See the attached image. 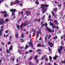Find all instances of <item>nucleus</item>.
Returning <instances> with one entry per match:
<instances>
[{"instance_id": "obj_1", "label": "nucleus", "mask_w": 65, "mask_h": 65, "mask_svg": "<svg viewBox=\"0 0 65 65\" xmlns=\"http://www.w3.org/2000/svg\"><path fill=\"white\" fill-rule=\"evenodd\" d=\"M13 9H12L10 10V12H12V14L11 17H13V15H14L13 18V19H14L15 18V13L13 12H15V11H16V9H14L13 10Z\"/></svg>"}, {"instance_id": "obj_2", "label": "nucleus", "mask_w": 65, "mask_h": 65, "mask_svg": "<svg viewBox=\"0 0 65 65\" xmlns=\"http://www.w3.org/2000/svg\"><path fill=\"white\" fill-rule=\"evenodd\" d=\"M41 8H42V10H43V11L44 9H45V7H46V9L47 8L46 7H48L49 6L48 5H44V4H42L41 5Z\"/></svg>"}, {"instance_id": "obj_3", "label": "nucleus", "mask_w": 65, "mask_h": 65, "mask_svg": "<svg viewBox=\"0 0 65 65\" xmlns=\"http://www.w3.org/2000/svg\"><path fill=\"white\" fill-rule=\"evenodd\" d=\"M1 13H3V14H4L5 13L6 14H5L4 15V17H5V18H6L7 17H8V15H7V12H6V11H1Z\"/></svg>"}, {"instance_id": "obj_4", "label": "nucleus", "mask_w": 65, "mask_h": 65, "mask_svg": "<svg viewBox=\"0 0 65 65\" xmlns=\"http://www.w3.org/2000/svg\"><path fill=\"white\" fill-rule=\"evenodd\" d=\"M63 47V46H60V48H58V52L60 54H62V52H61V50H62Z\"/></svg>"}, {"instance_id": "obj_5", "label": "nucleus", "mask_w": 65, "mask_h": 65, "mask_svg": "<svg viewBox=\"0 0 65 65\" xmlns=\"http://www.w3.org/2000/svg\"><path fill=\"white\" fill-rule=\"evenodd\" d=\"M46 28L47 30L50 33H52V32H54V30H53V29L51 30V29L49 28L48 27H46Z\"/></svg>"}, {"instance_id": "obj_6", "label": "nucleus", "mask_w": 65, "mask_h": 65, "mask_svg": "<svg viewBox=\"0 0 65 65\" xmlns=\"http://www.w3.org/2000/svg\"><path fill=\"white\" fill-rule=\"evenodd\" d=\"M47 43L48 44H49V45H51L50 47H52L53 46H54V44L53 43H51L50 41H48L47 42Z\"/></svg>"}, {"instance_id": "obj_7", "label": "nucleus", "mask_w": 65, "mask_h": 65, "mask_svg": "<svg viewBox=\"0 0 65 65\" xmlns=\"http://www.w3.org/2000/svg\"><path fill=\"white\" fill-rule=\"evenodd\" d=\"M5 22L4 20L3 19H0V25L1 24H4Z\"/></svg>"}, {"instance_id": "obj_8", "label": "nucleus", "mask_w": 65, "mask_h": 65, "mask_svg": "<svg viewBox=\"0 0 65 65\" xmlns=\"http://www.w3.org/2000/svg\"><path fill=\"white\" fill-rule=\"evenodd\" d=\"M37 55H36L34 59L35 60H36V62L37 63H38L39 61H38V60L37 59Z\"/></svg>"}, {"instance_id": "obj_9", "label": "nucleus", "mask_w": 65, "mask_h": 65, "mask_svg": "<svg viewBox=\"0 0 65 65\" xmlns=\"http://www.w3.org/2000/svg\"><path fill=\"white\" fill-rule=\"evenodd\" d=\"M26 13L27 16H29V15H30V12H29L26 11Z\"/></svg>"}, {"instance_id": "obj_10", "label": "nucleus", "mask_w": 65, "mask_h": 65, "mask_svg": "<svg viewBox=\"0 0 65 65\" xmlns=\"http://www.w3.org/2000/svg\"><path fill=\"white\" fill-rule=\"evenodd\" d=\"M29 25V23H27V22H24L23 24V25L24 27H25L26 26H27V25Z\"/></svg>"}, {"instance_id": "obj_11", "label": "nucleus", "mask_w": 65, "mask_h": 65, "mask_svg": "<svg viewBox=\"0 0 65 65\" xmlns=\"http://www.w3.org/2000/svg\"><path fill=\"white\" fill-rule=\"evenodd\" d=\"M54 22L55 25H57L58 24V21H57L56 20H55L54 21Z\"/></svg>"}, {"instance_id": "obj_12", "label": "nucleus", "mask_w": 65, "mask_h": 65, "mask_svg": "<svg viewBox=\"0 0 65 65\" xmlns=\"http://www.w3.org/2000/svg\"><path fill=\"white\" fill-rule=\"evenodd\" d=\"M20 1L18 0H17L15 1V4H17L19 3H20Z\"/></svg>"}, {"instance_id": "obj_13", "label": "nucleus", "mask_w": 65, "mask_h": 65, "mask_svg": "<svg viewBox=\"0 0 65 65\" xmlns=\"http://www.w3.org/2000/svg\"><path fill=\"white\" fill-rule=\"evenodd\" d=\"M29 45L30 46H33V43L30 42H29Z\"/></svg>"}, {"instance_id": "obj_14", "label": "nucleus", "mask_w": 65, "mask_h": 65, "mask_svg": "<svg viewBox=\"0 0 65 65\" xmlns=\"http://www.w3.org/2000/svg\"><path fill=\"white\" fill-rule=\"evenodd\" d=\"M3 31V29H1L0 30V36H1L2 35V32Z\"/></svg>"}, {"instance_id": "obj_15", "label": "nucleus", "mask_w": 65, "mask_h": 65, "mask_svg": "<svg viewBox=\"0 0 65 65\" xmlns=\"http://www.w3.org/2000/svg\"><path fill=\"white\" fill-rule=\"evenodd\" d=\"M9 51H11V50H12V45H11V46L9 48Z\"/></svg>"}, {"instance_id": "obj_16", "label": "nucleus", "mask_w": 65, "mask_h": 65, "mask_svg": "<svg viewBox=\"0 0 65 65\" xmlns=\"http://www.w3.org/2000/svg\"><path fill=\"white\" fill-rule=\"evenodd\" d=\"M6 52H7L8 54H10V52L8 49H7Z\"/></svg>"}, {"instance_id": "obj_17", "label": "nucleus", "mask_w": 65, "mask_h": 65, "mask_svg": "<svg viewBox=\"0 0 65 65\" xmlns=\"http://www.w3.org/2000/svg\"><path fill=\"white\" fill-rule=\"evenodd\" d=\"M43 22H42L41 23V25L42 26L41 27V28H43V26H42V25H43Z\"/></svg>"}, {"instance_id": "obj_18", "label": "nucleus", "mask_w": 65, "mask_h": 65, "mask_svg": "<svg viewBox=\"0 0 65 65\" xmlns=\"http://www.w3.org/2000/svg\"><path fill=\"white\" fill-rule=\"evenodd\" d=\"M18 35H19L18 33L17 32L15 34V36L16 37H18Z\"/></svg>"}, {"instance_id": "obj_19", "label": "nucleus", "mask_w": 65, "mask_h": 65, "mask_svg": "<svg viewBox=\"0 0 65 65\" xmlns=\"http://www.w3.org/2000/svg\"><path fill=\"white\" fill-rule=\"evenodd\" d=\"M39 2H38V0H36V1L35 2V3H36V4H39Z\"/></svg>"}, {"instance_id": "obj_20", "label": "nucleus", "mask_w": 65, "mask_h": 65, "mask_svg": "<svg viewBox=\"0 0 65 65\" xmlns=\"http://www.w3.org/2000/svg\"><path fill=\"white\" fill-rule=\"evenodd\" d=\"M44 26H47V24L45 23V24H43V25H42L43 27H44Z\"/></svg>"}, {"instance_id": "obj_21", "label": "nucleus", "mask_w": 65, "mask_h": 65, "mask_svg": "<svg viewBox=\"0 0 65 65\" xmlns=\"http://www.w3.org/2000/svg\"><path fill=\"white\" fill-rule=\"evenodd\" d=\"M32 58H33V57H32V56H31L29 59V61H31V60L32 59Z\"/></svg>"}, {"instance_id": "obj_22", "label": "nucleus", "mask_w": 65, "mask_h": 65, "mask_svg": "<svg viewBox=\"0 0 65 65\" xmlns=\"http://www.w3.org/2000/svg\"><path fill=\"white\" fill-rule=\"evenodd\" d=\"M50 26H54V23H52V22L50 21Z\"/></svg>"}, {"instance_id": "obj_23", "label": "nucleus", "mask_w": 65, "mask_h": 65, "mask_svg": "<svg viewBox=\"0 0 65 65\" xmlns=\"http://www.w3.org/2000/svg\"><path fill=\"white\" fill-rule=\"evenodd\" d=\"M54 11L55 12H57V8H55L54 9Z\"/></svg>"}, {"instance_id": "obj_24", "label": "nucleus", "mask_w": 65, "mask_h": 65, "mask_svg": "<svg viewBox=\"0 0 65 65\" xmlns=\"http://www.w3.org/2000/svg\"><path fill=\"white\" fill-rule=\"evenodd\" d=\"M28 45L27 44H26L25 46V50H26V49H27V48H28Z\"/></svg>"}, {"instance_id": "obj_25", "label": "nucleus", "mask_w": 65, "mask_h": 65, "mask_svg": "<svg viewBox=\"0 0 65 65\" xmlns=\"http://www.w3.org/2000/svg\"><path fill=\"white\" fill-rule=\"evenodd\" d=\"M41 46V44H38L37 46V47H40Z\"/></svg>"}, {"instance_id": "obj_26", "label": "nucleus", "mask_w": 65, "mask_h": 65, "mask_svg": "<svg viewBox=\"0 0 65 65\" xmlns=\"http://www.w3.org/2000/svg\"><path fill=\"white\" fill-rule=\"evenodd\" d=\"M16 25H17V28H18V29H20V26H19V25H18L17 24Z\"/></svg>"}, {"instance_id": "obj_27", "label": "nucleus", "mask_w": 65, "mask_h": 65, "mask_svg": "<svg viewBox=\"0 0 65 65\" xmlns=\"http://www.w3.org/2000/svg\"><path fill=\"white\" fill-rule=\"evenodd\" d=\"M46 9H45V10H44L43 11V10H42V11H43V13H44V12H45V11H46Z\"/></svg>"}, {"instance_id": "obj_28", "label": "nucleus", "mask_w": 65, "mask_h": 65, "mask_svg": "<svg viewBox=\"0 0 65 65\" xmlns=\"http://www.w3.org/2000/svg\"><path fill=\"white\" fill-rule=\"evenodd\" d=\"M32 31L35 32V33H36V31L34 29H32Z\"/></svg>"}, {"instance_id": "obj_29", "label": "nucleus", "mask_w": 65, "mask_h": 65, "mask_svg": "<svg viewBox=\"0 0 65 65\" xmlns=\"http://www.w3.org/2000/svg\"><path fill=\"white\" fill-rule=\"evenodd\" d=\"M49 59H50V61H51L52 60V57H51V56H49Z\"/></svg>"}, {"instance_id": "obj_30", "label": "nucleus", "mask_w": 65, "mask_h": 65, "mask_svg": "<svg viewBox=\"0 0 65 65\" xmlns=\"http://www.w3.org/2000/svg\"><path fill=\"white\" fill-rule=\"evenodd\" d=\"M61 43L62 45H64V41H62V42Z\"/></svg>"}, {"instance_id": "obj_31", "label": "nucleus", "mask_w": 65, "mask_h": 65, "mask_svg": "<svg viewBox=\"0 0 65 65\" xmlns=\"http://www.w3.org/2000/svg\"><path fill=\"white\" fill-rule=\"evenodd\" d=\"M22 21V19H20L18 21V23H20V21Z\"/></svg>"}, {"instance_id": "obj_32", "label": "nucleus", "mask_w": 65, "mask_h": 65, "mask_svg": "<svg viewBox=\"0 0 65 65\" xmlns=\"http://www.w3.org/2000/svg\"><path fill=\"white\" fill-rule=\"evenodd\" d=\"M8 21H9V19H5V21L7 22H8Z\"/></svg>"}, {"instance_id": "obj_33", "label": "nucleus", "mask_w": 65, "mask_h": 65, "mask_svg": "<svg viewBox=\"0 0 65 65\" xmlns=\"http://www.w3.org/2000/svg\"><path fill=\"white\" fill-rule=\"evenodd\" d=\"M56 38L57 39V38H58L57 36H55V37H53V39H56Z\"/></svg>"}, {"instance_id": "obj_34", "label": "nucleus", "mask_w": 65, "mask_h": 65, "mask_svg": "<svg viewBox=\"0 0 65 65\" xmlns=\"http://www.w3.org/2000/svg\"><path fill=\"white\" fill-rule=\"evenodd\" d=\"M45 42H46L47 41V38L46 37H45Z\"/></svg>"}, {"instance_id": "obj_35", "label": "nucleus", "mask_w": 65, "mask_h": 65, "mask_svg": "<svg viewBox=\"0 0 65 65\" xmlns=\"http://www.w3.org/2000/svg\"><path fill=\"white\" fill-rule=\"evenodd\" d=\"M21 36L22 38H24V34H22Z\"/></svg>"}, {"instance_id": "obj_36", "label": "nucleus", "mask_w": 65, "mask_h": 65, "mask_svg": "<svg viewBox=\"0 0 65 65\" xmlns=\"http://www.w3.org/2000/svg\"><path fill=\"white\" fill-rule=\"evenodd\" d=\"M61 62L62 63H65V60L64 61H61Z\"/></svg>"}, {"instance_id": "obj_37", "label": "nucleus", "mask_w": 65, "mask_h": 65, "mask_svg": "<svg viewBox=\"0 0 65 65\" xmlns=\"http://www.w3.org/2000/svg\"><path fill=\"white\" fill-rule=\"evenodd\" d=\"M52 15H53V16H55V13H54V12H52Z\"/></svg>"}, {"instance_id": "obj_38", "label": "nucleus", "mask_w": 65, "mask_h": 65, "mask_svg": "<svg viewBox=\"0 0 65 65\" xmlns=\"http://www.w3.org/2000/svg\"><path fill=\"white\" fill-rule=\"evenodd\" d=\"M21 41L22 42H24V40H23V39H21Z\"/></svg>"}, {"instance_id": "obj_39", "label": "nucleus", "mask_w": 65, "mask_h": 65, "mask_svg": "<svg viewBox=\"0 0 65 65\" xmlns=\"http://www.w3.org/2000/svg\"><path fill=\"white\" fill-rule=\"evenodd\" d=\"M53 59L54 60H56L57 59V58H56V57H53Z\"/></svg>"}, {"instance_id": "obj_40", "label": "nucleus", "mask_w": 65, "mask_h": 65, "mask_svg": "<svg viewBox=\"0 0 65 65\" xmlns=\"http://www.w3.org/2000/svg\"><path fill=\"white\" fill-rule=\"evenodd\" d=\"M61 4H59V5H58V7H61Z\"/></svg>"}, {"instance_id": "obj_41", "label": "nucleus", "mask_w": 65, "mask_h": 65, "mask_svg": "<svg viewBox=\"0 0 65 65\" xmlns=\"http://www.w3.org/2000/svg\"><path fill=\"white\" fill-rule=\"evenodd\" d=\"M40 51H41V50L40 49H38V50H36V51H37V52H39Z\"/></svg>"}, {"instance_id": "obj_42", "label": "nucleus", "mask_w": 65, "mask_h": 65, "mask_svg": "<svg viewBox=\"0 0 65 65\" xmlns=\"http://www.w3.org/2000/svg\"><path fill=\"white\" fill-rule=\"evenodd\" d=\"M2 59H0V64H1V63H2Z\"/></svg>"}, {"instance_id": "obj_43", "label": "nucleus", "mask_w": 65, "mask_h": 65, "mask_svg": "<svg viewBox=\"0 0 65 65\" xmlns=\"http://www.w3.org/2000/svg\"><path fill=\"white\" fill-rule=\"evenodd\" d=\"M1 43L3 45H4V43L3 42H1Z\"/></svg>"}, {"instance_id": "obj_44", "label": "nucleus", "mask_w": 65, "mask_h": 65, "mask_svg": "<svg viewBox=\"0 0 65 65\" xmlns=\"http://www.w3.org/2000/svg\"><path fill=\"white\" fill-rule=\"evenodd\" d=\"M37 21V19H35V20L34 22H36Z\"/></svg>"}, {"instance_id": "obj_45", "label": "nucleus", "mask_w": 65, "mask_h": 65, "mask_svg": "<svg viewBox=\"0 0 65 65\" xmlns=\"http://www.w3.org/2000/svg\"><path fill=\"white\" fill-rule=\"evenodd\" d=\"M40 19H38V20H37V21L38 22H40Z\"/></svg>"}, {"instance_id": "obj_46", "label": "nucleus", "mask_w": 65, "mask_h": 65, "mask_svg": "<svg viewBox=\"0 0 65 65\" xmlns=\"http://www.w3.org/2000/svg\"><path fill=\"white\" fill-rule=\"evenodd\" d=\"M11 39V36H10V38H9V40L10 41V39Z\"/></svg>"}, {"instance_id": "obj_47", "label": "nucleus", "mask_w": 65, "mask_h": 65, "mask_svg": "<svg viewBox=\"0 0 65 65\" xmlns=\"http://www.w3.org/2000/svg\"><path fill=\"white\" fill-rule=\"evenodd\" d=\"M19 5H20V6H23V4H19Z\"/></svg>"}, {"instance_id": "obj_48", "label": "nucleus", "mask_w": 65, "mask_h": 65, "mask_svg": "<svg viewBox=\"0 0 65 65\" xmlns=\"http://www.w3.org/2000/svg\"><path fill=\"white\" fill-rule=\"evenodd\" d=\"M29 37L30 38V39H31V34H30L29 36Z\"/></svg>"}, {"instance_id": "obj_49", "label": "nucleus", "mask_w": 65, "mask_h": 65, "mask_svg": "<svg viewBox=\"0 0 65 65\" xmlns=\"http://www.w3.org/2000/svg\"><path fill=\"white\" fill-rule=\"evenodd\" d=\"M45 60L46 61H48V59L47 58V57L45 58Z\"/></svg>"}, {"instance_id": "obj_50", "label": "nucleus", "mask_w": 65, "mask_h": 65, "mask_svg": "<svg viewBox=\"0 0 65 65\" xmlns=\"http://www.w3.org/2000/svg\"><path fill=\"white\" fill-rule=\"evenodd\" d=\"M40 47H44V45H41Z\"/></svg>"}, {"instance_id": "obj_51", "label": "nucleus", "mask_w": 65, "mask_h": 65, "mask_svg": "<svg viewBox=\"0 0 65 65\" xmlns=\"http://www.w3.org/2000/svg\"><path fill=\"white\" fill-rule=\"evenodd\" d=\"M32 62H30L29 63V65H32Z\"/></svg>"}, {"instance_id": "obj_52", "label": "nucleus", "mask_w": 65, "mask_h": 65, "mask_svg": "<svg viewBox=\"0 0 65 65\" xmlns=\"http://www.w3.org/2000/svg\"><path fill=\"white\" fill-rule=\"evenodd\" d=\"M48 48L49 49V51H51V49L49 47H48Z\"/></svg>"}, {"instance_id": "obj_53", "label": "nucleus", "mask_w": 65, "mask_h": 65, "mask_svg": "<svg viewBox=\"0 0 65 65\" xmlns=\"http://www.w3.org/2000/svg\"><path fill=\"white\" fill-rule=\"evenodd\" d=\"M5 33H8V31L7 30H6L5 31Z\"/></svg>"}, {"instance_id": "obj_54", "label": "nucleus", "mask_w": 65, "mask_h": 65, "mask_svg": "<svg viewBox=\"0 0 65 65\" xmlns=\"http://www.w3.org/2000/svg\"><path fill=\"white\" fill-rule=\"evenodd\" d=\"M19 53L20 54H22V51H19Z\"/></svg>"}, {"instance_id": "obj_55", "label": "nucleus", "mask_w": 65, "mask_h": 65, "mask_svg": "<svg viewBox=\"0 0 65 65\" xmlns=\"http://www.w3.org/2000/svg\"><path fill=\"white\" fill-rule=\"evenodd\" d=\"M51 35H50L49 36H48V38L49 39H50V38H51Z\"/></svg>"}, {"instance_id": "obj_56", "label": "nucleus", "mask_w": 65, "mask_h": 65, "mask_svg": "<svg viewBox=\"0 0 65 65\" xmlns=\"http://www.w3.org/2000/svg\"><path fill=\"white\" fill-rule=\"evenodd\" d=\"M56 28V26H54L53 27V29H55Z\"/></svg>"}, {"instance_id": "obj_57", "label": "nucleus", "mask_w": 65, "mask_h": 65, "mask_svg": "<svg viewBox=\"0 0 65 65\" xmlns=\"http://www.w3.org/2000/svg\"><path fill=\"white\" fill-rule=\"evenodd\" d=\"M12 61H14V58H13V59H12Z\"/></svg>"}, {"instance_id": "obj_58", "label": "nucleus", "mask_w": 65, "mask_h": 65, "mask_svg": "<svg viewBox=\"0 0 65 65\" xmlns=\"http://www.w3.org/2000/svg\"><path fill=\"white\" fill-rule=\"evenodd\" d=\"M29 52L30 53H32V51L30 50H29Z\"/></svg>"}, {"instance_id": "obj_59", "label": "nucleus", "mask_w": 65, "mask_h": 65, "mask_svg": "<svg viewBox=\"0 0 65 65\" xmlns=\"http://www.w3.org/2000/svg\"><path fill=\"white\" fill-rule=\"evenodd\" d=\"M22 26H23V24L22 23L21 25L20 26V27H22Z\"/></svg>"}, {"instance_id": "obj_60", "label": "nucleus", "mask_w": 65, "mask_h": 65, "mask_svg": "<svg viewBox=\"0 0 65 65\" xmlns=\"http://www.w3.org/2000/svg\"><path fill=\"white\" fill-rule=\"evenodd\" d=\"M10 43H11V42H8V44H10Z\"/></svg>"}, {"instance_id": "obj_61", "label": "nucleus", "mask_w": 65, "mask_h": 65, "mask_svg": "<svg viewBox=\"0 0 65 65\" xmlns=\"http://www.w3.org/2000/svg\"><path fill=\"white\" fill-rule=\"evenodd\" d=\"M12 4H13V3H12V2H11L10 4L11 6H12Z\"/></svg>"}, {"instance_id": "obj_62", "label": "nucleus", "mask_w": 65, "mask_h": 65, "mask_svg": "<svg viewBox=\"0 0 65 65\" xmlns=\"http://www.w3.org/2000/svg\"><path fill=\"white\" fill-rule=\"evenodd\" d=\"M3 0H0V2H1V3L2 2H3Z\"/></svg>"}, {"instance_id": "obj_63", "label": "nucleus", "mask_w": 65, "mask_h": 65, "mask_svg": "<svg viewBox=\"0 0 65 65\" xmlns=\"http://www.w3.org/2000/svg\"><path fill=\"white\" fill-rule=\"evenodd\" d=\"M21 14H23V12L22 11L21 12Z\"/></svg>"}, {"instance_id": "obj_64", "label": "nucleus", "mask_w": 65, "mask_h": 65, "mask_svg": "<svg viewBox=\"0 0 65 65\" xmlns=\"http://www.w3.org/2000/svg\"><path fill=\"white\" fill-rule=\"evenodd\" d=\"M54 65H58L57 64H56V62H55L54 63Z\"/></svg>"}]
</instances>
